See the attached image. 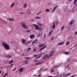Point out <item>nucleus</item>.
Segmentation results:
<instances>
[{"label":"nucleus","instance_id":"0e129e2a","mask_svg":"<svg viewBox=\"0 0 77 77\" xmlns=\"http://www.w3.org/2000/svg\"><path fill=\"white\" fill-rule=\"evenodd\" d=\"M1 72H2L1 71H0V73H1Z\"/></svg>","mask_w":77,"mask_h":77},{"label":"nucleus","instance_id":"5fc2aeb1","mask_svg":"<svg viewBox=\"0 0 77 77\" xmlns=\"http://www.w3.org/2000/svg\"><path fill=\"white\" fill-rule=\"evenodd\" d=\"M69 2H72V0H69Z\"/></svg>","mask_w":77,"mask_h":77},{"label":"nucleus","instance_id":"603ef678","mask_svg":"<svg viewBox=\"0 0 77 77\" xmlns=\"http://www.w3.org/2000/svg\"><path fill=\"white\" fill-rule=\"evenodd\" d=\"M31 12H30L29 13H27V14L28 15H29V14H31Z\"/></svg>","mask_w":77,"mask_h":77},{"label":"nucleus","instance_id":"dca6fc26","mask_svg":"<svg viewBox=\"0 0 77 77\" xmlns=\"http://www.w3.org/2000/svg\"><path fill=\"white\" fill-rule=\"evenodd\" d=\"M43 39H45V38H46V34H45V33H44V35L43 36Z\"/></svg>","mask_w":77,"mask_h":77},{"label":"nucleus","instance_id":"c85d7f7f","mask_svg":"<svg viewBox=\"0 0 77 77\" xmlns=\"http://www.w3.org/2000/svg\"><path fill=\"white\" fill-rule=\"evenodd\" d=\"M8 73H6V74H5L4 76H3V77H6V76L8 75Z\"/></svg>","mask_w":77,"mask_h":77},{"label":"nucleus","instance_id":"a878e982","mask_svg":"<svg viewBox=\"0 0 77 77\" xmlns=\"http://www.w3.org/2000/svg\"><path fill=\"white\" fill-rule=\"evenodd\" d=\"M63 54H69V52H64L63 53Z\"/></svg>","mask_w":77,"mask_h":77},{"label":"nucleus","instance_id":"0eeeda50","mask_svg":"<svg viewBox=\"0 0 77 77\" xmlns=\"http://www.w3.org/2000/svg\"><path fill=\"white\" fill-rule=\"evenodd\" d=\"M55 22L53 23V24L52 25V28L53 29H54V28L56 26L55 25Z\"/></svg>","mask_w":77,"mask_h":77},{"label":"nucleus","instance_id":"4be33fe9","mask_svg":"<svg viewBox=\"0 0 77 77\" xmlns=\"http://www.w3.org/2000/svg\"><path fill=\"white\" fill-rule=\"evenodd\" d=\"M64 28H65L64 26H62L61 29V30H63V29H64Z\"/></svg>","mask_w":77,"mask_h":77},{"label":"nucleus","instance_id":"680f3d73","mask_svg":"<svg viewBox=\"0 0 77 77\" xmlns=\"http://www.w3.org/2000/svg\"><path fill=\"white\" fill-rule=\"evenodd\" d=\"M62 76V75H61L60 76V77H61Z\"/></svg>","mask_w":77,"mask_h":77},{"label":"nucleus","instance_id":"473e14b6","mask_svg":"<svg viewBox=\"0 0 77 77\" xmlns=\"http://www.w3.org/2000/svg\"><path fill=\"white\" fill-rule=\"evenodd\" d=\"M38 26H39L40 27H41V26H42V24H41V23H38Z\"/></svg>","mask_w":77,"mask_h":77},{"label":"nucleus","instance_id":"72a5a7b5","mask_svg":"<svg viewBox=\"0 0 77 77\" xmlns=\"http://www.w3.org/2000/svg\"><path fill=\"white\" fill-rule=\"evenodd\" d=\"M31 32V30H27L26 31L27 33H29V32Z\"/></svg>","mask_w":77,"mask_h":77},{"label":"nucleus","instance_id":"4c0bfd02","mask_svg":"<svg viewBox=\"0 0 77 77\" xmlns=\"http://www.w3.org/2000/svg\"><path fill=\"white\" fill-rule=\"evenodd\" d=\"M45 11H46V12H50V10H49L48 9H46Z\"/></svg>","mask_w":77,"mask_h":77},{"label":"nucleus","instance_id":"9b49d317","mask_svg":"<svg viewBox=\"0 0 77 77\" xmlns=\"http://www.w3.org/2000/svg\"><path fill=\"white\" fill-rule=\"evenodd\" d=\"M35 37V35H32L31 36H30V38H31V39H33V38H34Z\"/></svg>","mask_w":77,"mask_h":77},{"label":"nucleus","instance_id":"423d86ee","mask_svg":"<svg viewBox=\"0 0 77 77\" xmlns=\"http://www.w3.org/2000/svg\"><path fill=\"white\" fill-rule=\"evenodd\" d=\"M58 5H57L53 9L52 11V13H54V12H55V10H56V9L57 8Z\"/></svg>","mask_w":77,"mask_h":77},{"label":"nucleus","instance_id":"e433bc0d","mask_svg":"<svg viewBox=\"0 0 77 77\" xmlns=\"http://www.w3.org/2000/svg\"><path fill=\"white\" fill-rule=\"evenodd\" d=\"M73 23V21H71L70 23H69L70 24H72Z\"/></svg>","mask_w":77,"mask_h":77},{"label":"nucleus","instance_id":"aec40b11","mask_svg":"<svg viewBox=\"0 0 77 77\" xmlns=\"http://www.w3.org/2000/svg\"><path fill=\"white\" fill-rule=\"evenodd\" d=\"M25 59H26V60H30V58L29 57H25Z\"/></svg>","mask_w":77,"mask_h":77},{"label":"nucleus","instance_id":"49530a36","mask_svg":"<svg viewBox=\"0 0 77 77\" xmlns=\"http://www.w3.org/2000/svg\"><path fill=\"white\" fill-rule=\"evenodd\" d=\"M75 75H75H75H72V77H74V76H75Z\"/></svg>","mask_w":77,"mask_h":77},{"label":"nucleus","instance_id":"2eb2a0df","mask_svg":"<svg viewBox=\"0 0 77 77\" xmlns=\"http://www.w3.org/2000/svg\"><path fill=\"white\" fill-rule=\"evenodd\" d=\"M7 57H8V58H11V57H12V56L10 55H8L7 56Z\"/></svg>","mask_w":77,"mask_h":77},{"label":"nucleus","instance_id":"bb28decb","mask_svg":"<svg viewBox=\"0 0 77 77\" xmlns=\"http://www.w3.org/2000/svg\"><path fill=\"white\" fill-rule=\"evenodd\" d=\"M54 71V69H52L51 70V72H53Z\"/></svg>","mask_w":77,"mask_h":77},{"label":"nucleus","instance_id":"774afa93","mask_svg":"<svg viewBox=\"0 0 77 77\" xmlns=\"http://www.w3.org/2000/svg\"><path fill=\"white\" fill-rule=\"evenodd\" d=\"M1 27H2V25H1Z\"/></svg>","mask_w":77,"mask_h":77},{"label":"nucleus","instance_id":"cd10ccee","mask_svg":"<svg viewBox=\"0 0 77 77\" xmlns=\"http://www.w3.org/2000/svg\"><path fill=\"white\" fill-rule=\"evenodd\" d=\"M42 63V62H40L39 63H38L35 64L36 65H39V64H41V63Z\"/></svg>","mask_w":77,"mask_h":77},{"label":"nucleus","instance_id":"39448f33","mask_svg":"<svg viewBox=\"0 0 77 77\" xmlns=\"http://www.w3.org/2000/svg\"><path fill=\"white\" fill-rule=\"evenodd\" d=\"M46 47H47V45H45L42 47L40 49H39V51H42V50H43V49H45V48Z\"/></svg>","mask_w":77,"mask_h":77},{"label":"nucleus","instance_id":"f704fd0d","mask_svg":"<svg viewBox=\"0 0 77 77\" xmlns=\"http://www.w3.org/2000/svg\"><path fill=\"white\" fill-rule=\"evenodd\" d=\"M69 44V42H67V43L66 44V45L67 46V45H68Z\"/></svg>","mask_w":77,"mask_h":77},{"label":"nucleus","instance_id":"bf43d9fd","mask_svg":"<svg viewBox=\"0 0 77 77\" xmlns=\"http://www.w3.org/2000/svg\"><path fill=\"white\" fill-rule=\"evenodd\" d=\"M16 69H14L13 70V71H15V70H16Z\"/></svg>","mask_w":77,"mask_h":77},{"label":"nucleus","instance_id":"09e8293b","mask_svg":"<svg viewBox=\"0 0 77 77\" xmlns=\"http://www.w3.org/2000/svg\"><path fill=\"white\" fill-rule=\"evenodd\" d=\"M41 34H39L37 35V36H41Z\"/></svg>","mask_w":77,"mask_h":77},{"label":"nucleus","instance_id":"a18cd8bd","mask_svg":"<svg viewBox=\"0 0 77 77\" xmlns=\"http://www.w3.org/2000/svg\"><path fill=\"white\" fill-rule=\"evenodd\" d=\"M75 75H75H75H72V77H74V76H75Z\"/></svg>","mask_w":77,"mask_h":77},{"label":"nucleus","instance_id":"f3484780","mask_svg":"<svg viewBox=\"0 0 77 77\" xmlns=\"http://www.w3.org/2000/svg\"><path fill=\"white\" fill-rule=\"evenodd\" d=\"M77 0H74V2L73 3V5H75V4H76V3H77Z\"/></svg>","mask_w":77,"mask_h":77},{"label":"nucleus","instance_id":"e2e57ef3","mask_svg":"<svg viewBox=\"0 0 77 77\" xmlns=\"http://www.w3.org/2000/svg\"><path fill=\"white\" fill-rule=\"evenodd\" d=\"M29 12V11H27V12H26V13H27V12Z\"/></svg>","mask_w":77,"mask_h":77},{"label":"nucleus","instance_id":"6ab92c4d","mask_svg":"<svg viewBox=\"0 0 77 77\" xmlns=\"http://www.w3.org/2000/svg\"><path fill=\"white\" fill-rule=\"evenodd\" d=\"M23 68H21L19 70V71L20 72H23Z\"/></svg>","mask_w":77,"mask_h":77},{"label":"nucleus","instance_id":"338daca9","mask_svg":"<svg viewBox=\"0 0 77 77\" xmlns=\"http://www.w3.org/2000/svg\"><path fill=\"white\" fill-rule=\"evenodd\" d=\"M40 14V13H38V14Z\"/></svg>","mask_w":77,"mask_h":77},{"label":"nucleus","instance_id":"de8ad7c7","mask_svg":"<svg viewBox=\"0 0 77 77\" xmlns=\"http://www.w3.org/2000/svg\"><path fill=\"white\" fill-rule=\"evenodd\" d=\"M75 35H77V32H76L75 33H74Z\"/></svg>","mask_w":77,"mask_h":77},{"label":"nucleus","instance_id":"4468645a","mask_svg":"<svg viewBox=\"0 0 77 77\" xmlns=\"http://www.w3.org/2000/svg\"><path fill=\"white\" fill-rule=\"evenodd\" d=\"M41 17H39L38 16H36L35 17V20H38V19H41Z\"/></svg>","mask_w":77,"mask_h":77},{"label":"nucleus","instance_id":"052dcab7","mask_svg":"<svg viewBox=\"0 0 77 77\" xmlns=\"http://www.w3.org/2000/svg\"><path fill=\"white\" fill-rule=\"evenodd\" d=\"M34 20H32L31 21H33Z\"/></svg>","mask_w":77,"mask_h":77},{"label":"nucleus","instance_id":"ddd939ff","mask_svg":"<svg viewBox=\"0 0 77 77\" xmlns=\"http://www.w3.org/2000/svg\"><path fill=\"white\" fill-rule=\"evenodd\" d=\"M9 20L10 21H14V19L12 18H9Z\"/></svg>","mask_w":77,"mask_h":77},{"label":"nucleus","instance_id":"f03ea898","mask_svg":"<svg viewBox=\"0 0 77 77\" xmlns=\"http://www.w3.org/2000/svg\"><path fill=\"white\" fill-rule=\"evenodd\" d=\"M2 45L4 46V47L5 48L6 50H9L10 48H9V45H8L6 43L3 42L2 43Z\"/></svg>","mask_w":77,"mask_h":77},{"label":"nucleus","instance_id":"79ce46f5","mask_svg":"<svg viewBox=\"0 0 77 77\" xmlns=\"http://www.w3.org/2000/svg\"><path fill=\"white\" fill-rule=\"evenodd\" d=\"M33 57H37V55L35 54L33 55Z\"/></svg>","mask_w":77,"mask_h":77},{"label":"nucleus","instance_id":"9d476101","mask_svg":"<svg viewBox=\"0 0 77 77\" xmlns=\"http://www.w3.org/2000/svg\"><path fill=\"white\" fill-rule=\"evenodd\" d=\"M27 4L26 3H25L24 5H23V7L24 8H27Z\"/></svg>","mask_w":77,"mask_h":77},{"label":"nucleus","instance_id":"37998d69","mask_svg":"<svg viewBox=\"0 0 77 77\" xmlns=\"http://www.w3.org/2000/svg\"><path fill=\"white\" fill-rule=\"evenodd\" d=\"M30 49H31V48H29L28 49V51H29L30 50Z\"/></svg>","mask_w":77,"mask_h":77},{"label":"nucleus","instance_id":"13d9d810","mask_svg":"<svg viewBox=\"0 0 77 77\" xmlns=\"http://www.w3.org/2000/svg\"><path fill=\"white\" fill-rule=\"evenodd\" d=\"M13 66V64H11V66Z\"/></svg>","mask_w":77,"mask_h":77},{"label":"nucleus","instance_id":"7c9ffc66","mask_svg":"<svg viewBox=\"0 0 77 77\" xmlns=\"http://www.w3.org/2000/svg\"><path fill=\"white\" fill-rule=\"evenodd\" d=\"M25 64H27V63H28V62L27 60H25Z\"/></svg>","mask_w":77,"mask_h":77},{"label":"nucleus","instance_id":"8fccbe9b","mask_svg":"<svg viewBox=\"0 0 77 77\" xmlns=\"http://www.w3.org/2000/svg\"><path fill=\"white\" fill-rule=\"evenodd\" d=\"M70 60V59H69V60H67V62H69Z\"/></svg>","mask_w":77,"mask_h":77},{"label":"nucleus","instance_id":"c03bdc74","mask_svg":"<svg viewBox=\"0 0 77 77\" xmlns=\"http://www.w3.org/2000/svg\"><path fill=\"white\" fill-rule=\"evenodd\" d=\"M76 46H77V44H75L74 45V46H73L74 47H76Z\"/></svg>","mask_w":77,"mask_h":77},{"label":"nucleus","instance_id":"7ed1b4c3","mask_svg":"<svg viewBox=\"0 0 77 77\" xmlns=\"http://www.w3.org/2000/svg\"><path fill=\"white\" fill-rule=\"evenodd\" d=\"M21 26H22V27L24 28V29H29V27H27V26L26 25V23L24 22H22L21 24Z\"/></svg>","mask_w":77,"mask_h":77},{"label":"nucleus","instance_id":"864d4df0","mask_svg":"<svg viewBox=\"0 0 77 77\" xmlns=\"http://www.w3.org/2000/svg\"><path fill=\"white\" fill-rule=\"evenodd\" d=\"M41 74L39 75L38 76V77H40V76H41Z\"/></svg>","mask_w":77,"mask_h":77},{"label":"nucleus","instance_id":"ea45409f","mask_svg":"<svg viewBox=\"0 0 77 77\" xmlns=\"http://www.w3.org/2000/svg\"><path fill=\"white\" fill-rule=\"evenodd\" d=\"M24 13L23 12H21L19 13V14H21V15H23Z\"/></svg>","mask_w":77,"mask_h":77},{"label":"nucleus","instance_id":"393cba45","mask_svg":"<svg viewBox=\"0 0 77 77\" xmlns=\"http://www.w3.org/2000/svg\"><path fill=\"white\" fill-rule=\"evenodd\" d=\"M44 45H39V47L41 48L42 47H43Z\"/></svg>","mask_w":77,"mask_h":77},{"label":"nucleus","instance_id":"f8f14e48","mask_svg":"<svg viewBox=\"0 0 77 77\" xmlns=\"http://www.w3.org/2000/svg\"><path fill=\"white\" fill-rule=\"evenodd\" d=\"M21 41L23 44H24L26 43V40L24 39H22Z\"/></svg>","mask_w":77,"mask_h":77},{"label":"nucleus","instance_id":"b1692460","mask_svg":"<svg viewBox=\"0 0 77 77\" xmlns=\"http://www.w3.org/2000/svg\"><path fill=\"white\" fill-rule=\"evenodd\" d=\"M52 32H53V30L51 31V32H50V33L49 34V36H51V34L52 33Z\"/></svg>","mask_w":77,"mask_h":77},{"label":"nucleus","instance_id":"c9c22d12","mask_svg":"<svg viewBox=\"0 0 77 77\" xmlns=\"http://www.w3.org/2000/svg\"><path fill=\"white\" fill-rule=\"evenodd\" d=\"M36 48H34L33 50V52H35L36 51Z\"/></svg>","mask_w":77,"mask_h":77},{"label":"nucleus","instance_id":"2f4dec72","mask_svg":"<svg viewBox=\"0 0 77 77\" xmlns=\"http://www.w3.org/2000/svg\"><path fill=\"white\" fill-rule=\"evenodd\" d=\"M32 42V41H29L28 42H27V44H30V43H31V42Z\"/></svg>","mask_w":77,"mask_h":77},{"label":"nucleus","instance_id":"412c9836","mask_svg":"<svg viewBox=\"0 0 77 77\" xmlns=\"http://www.w3.org/2000/svg\"><path fill=\"white\" fill-rule=\"evenodd\" d=\"M13 62H14V61L13 60H11L9 62V64H11V63H12Z\"/></svg>","mask_w":77,"mask_h":77},{"label":"nucleus","instance_id":"3c124183","mask_svg":"<svg viewBox=\"0 0 77 77\" xmlns=\"http://www.w3.org/2000/svg\"><path fill=\"white\" fill-rule=\"evenodd\" d=\"M47 70V69H45L43 70V71H45Z\"/></svg>","mask_w":77,"mask_h":77},{"label":"nucleus","instance_id":"f257e3e1","mask_svg":"<svg viewBox=\"0 0 77 77\" xmlns=\"http://www.w3.org/2000/svg\"><path fill=\"white\" fill-rule=\"evenodd\" d=\"M54 55V51H51L49 55L47 54H45L43 58H42V60H45L47 58H49L51 56H53Z\"/></svg>","mask_w":77,"mask_h":77},{"label":"nucleus","instance_id":"a19ab883","mask_svg":"<svg viewBox=\"0 0 77 77\" xmlns=\"http://www.w3.org/2000/svg\"><path fill=\"white\" fill-rule=\"evenodd\" d=\"M38 60H35L34 61V62H36H36H38Z\"/></svg>","mask_w":77,"mask_h":77},{"label":"nucleus","instance_id":"a211bd4d","mask_svg":"<svg viewBox=\"0 0 77 77\" xmlns=\"http://www.w3.org/2000/svg\"><path fill=\"white\" fill-rule=\"evenodd\" d=\"M71 74V73H69V74H68L65 75L64 77H66L67 76H68L69 75H70Z\"/></svg>","mask_w":77,"mask_h":77},{"label":"nucleus","instance_id":"69168bd1","mask_svg":"<svg viewBox=\"0 0 77 77\" xmlns=\"http://www.w3.org/2000/svg\"><path fill=\"white\" fill-rule=\"evenodd\" d=\"M38 14V13L37 14V15H38V14Z\"/></svg>","mask_w":77,"mask_h":77},{"label":"nucleus","instance_id":"5701e85b","mask_svg":"<svg viewBox=\"0 0 77 77\" xmlns=\"http://www.w3.org/2000/svg\"><path fill=\"white\" fill-rule=\"evenodd\" d=\"M63 43H64V42H61L60 43H58V45H62V44H63Z\"/></svg>","mask_w":77,"mask_h":77},{"label":"nucleus","instance_id":"c756f323","mask_svg":"<svg viewBox=\"0 0 77 77\" xmlns=\"http://www.w3.org/2000/svg\"><path fill=\"white\" fill-rule=\"evenodd\" d=\"M14 4H15L14 3H12L11 5V8H12V7H13L14 6Z\"/></svg>","mask_w":77,"mask_h":77},{"label":"nucleus","instance_id":"1a4fd4ad","mask_svg":"<svg viewBox=\"0 0 77 77\" xmlns=\"http://www.w3.org/2000/svg\"><path fill=\"white\" fill-rule=\"evenodd\" d=\"M36 42H37V40H35L32 42V45H34V44H36Z\"/></svg>","mask_w":77,"mask_h":77},{"label":"nucleus","instance_id":"20e7f679","mask_svg":"<svg viewBox=\"0 0 77 77\" xmlns=\"http://www.w3.org/2000/svg\"><path fill=\"white\" fill-rule=\"evenodd\" d=\"M34 25L35 26V30H39V26H38L35 24Z\"/></svg>","mask_w":77,"mask_h":77},{"label":"nucleus","instance_id":"4d7b16f0","mask_svg":"<svg viewBox=\"0 0 77 77\" xmlns=\"http://www.w3.org/2000/svg\"><path fill=\"white\" fill-rule=\"evenodd\" d=\"M22 55L23 56H24V54H22Z\"/></svg>","mask_w":77,"mask_h":77},{"label":"nucleus","instance_id":"58836bf2","mask_svg":"<svg viewBox=\"0 0 77 77\" xmlns=\"http://www.w3.org/2000/svg\"><path fill=\"white\" fill-rule=\"evenodd\" d=\"M68 11V9H65L64 10V11L65 12H66V11Z\"/></svg>","mask_w":77,"mask_h":77},{"label":"nucleus","instance_id":"6e6d98bb","mask_svg":"<svg viewBox=\"0 0 77 77\" xmlns=\"http://www.w3.org/2000/svg\"><path fill=\"white\" fill-rule=\"evenodd\" d=\"M51 39L52 40H53V39H54V38H51Z\"/></svg>","mask_w":77,"mask_h":77},{"label":"nucleus","instance_id":"6e6552de","mask_svg":"<svg viewBox=\"0 0 77 77\" xmlns=\"http://www.w3.org/2000/svg\"><path fill=\"white\" fill-rule=\"evenodd\" d=\"M42 56V54H39L38 55H37L36 57V59H40V57H41V56Z\"/></svg>","mask_w":77,"mask_h":77}]
</instances>
